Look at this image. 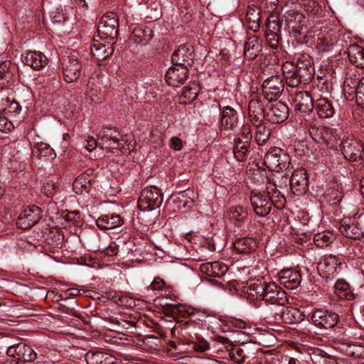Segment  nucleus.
I'll return each instance as SVG.
<instances>
[{
  "label": "nucleus",
  "mask_w": 364,
  "mask_h": 364,
  "mask_svg": "<svg viewBox=\"0 0 364 364\" xmlns=\"http://www.w3.org/2000/svg\"><path fill=\"white\" fill-rule=\"evenodd\" d=\"M85 95L92 103L95 104L100 103L103 100L100 86L92 80H90L87 85Z\"/></svg>",
  "instance_id": "42"
},
{
  "label": "nucleus",
  "mask_w": 364,
  "mask_h": 364,
  "mask_svg": "<svg viewBox=\"0 0 364 364\" xmlns=\"http://www.w3.org/2000/svg\"><path fill=\"white\" fill-rule=\"evenodd\" d=\"M118 136H120V134L115 129L103 127L98 134L99 144L102 146L104 143H107Z\"/></svg>",
  "instance_id": "46"
},
{
  "label": "nucleus",
  "mask_w": 364,
  "mask_h": 364,
  "mask_svg": "<svg viewBox=\"0 0 364 364\" xmlns=\"http://www.w3.org/2000/svg\"><path fill=\"white\" fill-rule=\"evenodd\" d=\"M282 23L276 15H270L266 22V31L280 33Z\"/></svg>",
  "instance_id": "47"
},
{
  "label": "nucleus",
  "mask_w": 364,
  "mask_h": 364,
  "mask_svg": "<svg viewBox=\"0 0 364 364\" xmlns=\"http://www.w3.org/2000/svg\"><path fill=\"white\" fill-rule=\"evenodd\" d=\"M282 70L285 82L289 87H298L301 83L306 85L310 82L301 76L293 63L287 61L283 63Z\"/></svg>",
  "instance_id": "16"
},
{
  "label": "nucleus",
  "mask_w": 364,
  "mask_h": 364,
  "mask_svg": "<svg viewBox=\"0 0 364 364\" xmlns=\"http://www.w3.org/2000/svg\"><path fill=\"white\" fill-rule=\"evenodd\" d=\"M90 50L92 55L97 60H105L112 55L114 51L112 44L109 42L101 43L99 41L94 39L91 46Z\"/></svg>",
  "instance_id": "28"
},
{
  "label": "nucleus",
  "mask_w": 364,
  "mask_h": 364,
  "mask_svg": "<svg viewBox=\"0 0 364 364\" xmlns=\"http://www.w3.org/2000/svg\"><path fill=\"white\" fill-rule=\"evenodd\" d=\"M262 44L256 36L250 37L244 46V55L247 60L255 59L261 51Z\"/></svg>",
  "instance_id": "38"
},
{
  "label": "nucleus",
  "mask_w": 364,
  "mask_h": 364,
  "mask_svg": "<svg viewBox=\"0 0 364 364\" xmlns=\"http://www.w3.org/2000/svg\"><path fill=\"white\" fill-rule=\"evenodd\" d=\"M154 36L153 31L147 26H136L132 32L130 38L136 44L146 45Z\"/></svg>",
  "instance_id": "34"
},
{
  "label": "nucleus",
  "mask_w": 364,
  "mask_h": 364,
  "mask_svg": "<svg viewBox=\"0 0 364 364\" xmlns=\"http://www.w3.org/2000/svg\"><path fill=\"white\" fill-rule=\"evenodd\" d=\"M314 108L318 117L322 119L331 118L336 112L332 102L326 97H321L316 100Z\"/></svg>",
  "instance_id": "33"
},
{
  "label": "nucleus",
  "mask_w": 364,
  "mask_h": 364,
  "mask_svg": "<svg viewBox=\"0 0 364 364\" xmlns=\"http://www.w3.org/2000/svg\"><path fill=\"white\" fill-rule=\"evenodd\" d=\"M191 341H186L181 339L176 341H169L168 343V350L173 354L182 355L192 353V348L194 346L191 345Z\"/></svg>",
  "instance_id": "40"
},
{
  "label": "nucleus",
  "mask_w": 364,
  "mask_h": 364,
  "mask_svg": "<svg viewBox=\"0 0 364 364\" xmlns=\"http://www.w3.org/2000/svg\"><path fill=\"white\" fill-rule=\"evenodd\" d=\"M6 353L9 357H14L24 364L33 362L37 358V353L32 348L23 343L11 346L8 348Z\"/></svg>",
  "instance_id": "10"
},
{
  "label": "nucleus",
  "mask_w": 364,
  "mask_h": 364,
  "mask_svg": "<svg viewBox=\"0 0 364 364\" xmlns=\"http://www.w3.org/2000/svg\"><path fill=\"white\" fill-rule=\"evenodd\" d=\"M339 230L345 237L353 240H359L364 235L359 223L350 218L342 220Z\"/></svg>",
  "instance_id": "22"
},
{
  "label": "nucleus",
  "mask_w": 364,
  "mask_h": 364,
  "mask_svg": "<svg viewBox=\"0 0 364 364\" xmlns=\"http://www.w3.org/2000/svg\"><path fill=\"white\" fill-rule=\"evenodd\" d=\"M265 37L267 43L272 48L276 49L278 48L280 41L279 33L265 32Z\"/></svg>",
  "instance_id": "51"
},
{
  "label": "nucleus",
  "mask_w": 364,
  "mask_h": 364,
  "mask_svg": "<svg viewBox=\"0 0 364 364\" xmlns=\"http://www.w3.org/2000/svg\"><path fill=\"white\" fill-rule=\"evenodd\" d=\"M311 320L316 326L327 329L336 326L338 316L335 312L317 309L312 313Z\"/></svg>",
  "instance_id": "15"
},
{
  "label": "nucleus",
  "mask_w": 364,
  "mask_h": 364,
  "mask_svg": "<svg viewBox=\"0 0 364 364\" xmlns=\"http://www.w3.org/2000/svg\"><path fill=\"white\" fill-rule=\"evenodd\" d=\"M339 350L349 357L361 358L364 356V347L360 345L342 342L340 343Z\"/></svg>",
  "instance_id": "41"
},
{
  "label": "nucleus",
  "mask_w": 364,
  "mask_h": 364,
  "mask_svg": "<svg viewBox=\"0 0 364 364\" xmlns=\"http://www.w3.org/2000/svg\"><path fill=\"white\" fill-rule=\"evenodd\" d=\"M248 355L246 353V350L244 348H239L236 350L235 354L232 355V360L237 363H242L245 361Z\"/></svg>",
  "instance_id": "55"
},
{
  "label": "nucleus",
  "mask_w": 364,
  "mask_h": 364,
  "mask_svg": "<svg viewBox=\"0 0 364 364\" xmlns=\"http://www.w3.org/2000/svg\"><path fill=\"white\" fill-rule=\"evenodd\" d=\"M278 279L279 283L286 288L294 289L300 284L301 277L298 271L287 269L281 270L278 273Z\"/></svg>",
  "instance_id": "26"
},
{
  "label": "nucleus",
  "mask_w": 364,
  "mask_h": 364,
  "mask_svg": "<svg viewBox=\"0 0 364 364\" xmlns=\"http://www.w3.org/2000/svg\"><path fill=\"white\" fill-rule=\"evenodd\" d=\"M191 346H194L192 348V352L196 351L198 353H203L209 349V344L206 341L200 340L198 342L191 341Z\"/></svg>",
  "instance_id": "54"
},
{
  "label": "nucleus",
  "mask_w": 364,
  "mask_h": 364,
  "mask_svg": "<svg viewBox=\"0 0 364 364\" xmlns=\"http://www.w3.org/2000/svg\"><path fill=\"white\" fill-rule=\"evenodd\" d=\"M289 184L293 193L298 195L305 193L308 188L306 171L303 168L295 170L289 179Z\"/></svg>",
  "instance_id": "21"
},
{
  "label": "nucleus",
  "mask_w": 364,
  "mask_h": 364,
  "mask_svg": "<svg viewBox=\"0 0 364 364\" xmlns=\"http://www.w3.org/2000/svg\"><path fill=\"white\" fill-rule=\"evenodd\" d=\"M250 203L255 214L259 217H265L272 210V205L268 193L266 192L252 193Z\"/></svg>",
  "instance_id": "11"
},
{
  "label": "nucleus",
  "mask_w": 364,
  "mask_h": 364,
  "mask_svg": "<svg viewBox=\"0 0 364 364\" xmlns=\"http://www.w3.org/2000/svg\"><path fill=\"white\" fill-rule=\"evenodd\" d=\"M14 129V125L11 121H9L4 116L0 119V130L2 132H10Z\"/></svg>",
  "instance_id": "59"
},
{
  "label": "nucleus",
  "mask_w": 364,
  "mask_h": 364,
  "mask_svg": "<svg viewBox=\"0 0 364 364\" xmlns=\"http://www.w3.org/2000/svg\"><path fill=\"white\" fill-rule=\"evenodd\" d=\"M257 247L255 240L252 237H243L237 239L233 244V247L240 253H248Z\"/></svg>",
  "instance_id": "43"
},
{
  "label": "nucleus",
  "mask_w": 364,
  "mask_h": 364,
  "mask_svg": "<svg viewBox=\"0 0 364 364\" xmlns=\"http://www.w3.org/2000/svg\"><path fill=\"white\" fill-rule=\"evenodd\" d=\"M87 364H114V358L101 351L88 352L85 355Z\"/></svg>",
  "instance_id": "35"
},
{
  "label": "nucleus",
  "mask_w": 364,
  "mask_h": 364,
  "mask_svg": "<svg viewBox=\"0 0 364 364\" xmlns=\"http://www.w3.org/2000/svg\"><path fill=\"white\" fill-rule=\"evenodd\" d=\"M277 181L272 178V181L268 179V183L266 187V193H268L272 206L277 209H282L285 206L286 199L281 192L277 190V187H279Z\"/></svg>",
  "instance_id": "25"
},
{
  "label": "nucleus",
  "mask_w": 364,
  "mask_h": 364,
  "mask_svg": "<svg viewBox=\"0 0 364 364\" xmlns=\"http://www.w3.org/2000/svg\"><path fill=\"white\" fill-rule=\"evenodd\" d=\"M88 174L83 173L79 175L73 183V188L76 194L82 195L88 193L91 189V181Z\"/></svg>",
  "instance_id": "39"
},
{
  "label": "nucleus",
  "mask_w": 364,
  "mask_h": 364,
  "mask_svg": "<svg viewBox=\"0 0 364 364\" xmlns=\"http://www.w3.org/2000/svg\"><path fill=\"white\" fill-rule=\"evenodd\" d=\"M292 100L296 112H300L302 114H309L314 108L315 102H314L311 95L306 91L296 92Z\"/></svg>",
  "instance_id": "19"
},
{
  "label": "nucleus",
  "mask_w": 364,
  "mask_h": 364,
  "mask_svg": "<svg viewBox=\"0 0 364 364\" xmlns=\"http://www.w3.org/2000/svg\"><path fill=\"white\" fill-rule=\"evenodd\" d=\"M170 147L176 151H179L183 147L182 140L176 136H173L171 139Z\"/></svg>",
  "instance_id": "61"
},
{
  "label": "nucleus",
  "mask_w": 364,
  "mask_h": 364,
  "mask_svg": "<svg viewBox=\"0 0 364 364\" xmlns=\"http://www.w3.org/2000/svg\"><path fill=\"white\" fill-rule=\"evenodd\" d=\"M335 238L332 232L323 231L314 235V242L318 247L323 248L331 244Z\"/></svg>",
  "instance_id": "44"
},
{
  "label": "nucleus",
  "mask_w": 364,
  "mask_h": 364,
  "mask_svg": "<svg viewBox=\"0 0 364 364\" xmlns=\"http://www.w3.org/2000/svg\"><path fill=\"white\" fill-rule=\"evenodd\" d=\"M296 70L299 71L306 80H309L314 77V68L311 58L306 55H301L297 59L296 63L294 64Z\"/></svg>",
  "instance_id": "31"
},
{
  "label": "nucleus",
  "mask_w": 364,
  "mask_h": 364,
  "mask_svg": "<svg viewBox=\"0 0 364 364\" xmlns=\"http://www.w3.org/2000/svg\"><path fill=\"white\" fill-rule=\"evenodd\" d=\"M261 10L255 4L249 5L247 8L245 20L250 30L257 32L260 26Z\"/></svg>",
  "instance_id": "32"
},
{
  "label": "nucleus",
  "mask_w": 364,
  "mask_h": 364,
  "mask_svg": "<svg viewBox=\"0 0 364 364\" xmlns=\"http://www.w3.org/2000/svg\"><path fill=\"white\" fill-rule=\"evenodd\" d=\"M21 60L25 65L36 70L45 67L48 62L46 56L43 53L31 50L22 55Z\"/></svg>",
  "instance_id": "27"
},
{
  "label": "nucleus",
  "mask_w": 364,
  "mask_h": 364,
  "mask_svg": "<svg viewBox=\"0 0 364 364\" xmlns=\"http://www.w3.org/2000/svg\"><path fill=\"white\" fill-rule=\"evenodd\" d=\"M304 314L300 310L291 306L281 307L274 316V320L282 321L287 323H297L304 319Z\"/></svg>",
  "instance_id": "23"
},
{
  "label": "nucleus",
  "mask_w": 364,
  "mask_h": 364,
  "mask_svg": "<svg viewBox=\"0 0 364 364\" xmlns=\"http://www.w3.org/2000/svg\"><path fill=\"white\" fill-rule=\"evenodd\" d=\"M341 264V262L338 257L333 255H325L318 263L317 269L320 276L328 279L338 274V269Z\"/></svg>",
  "instance_id": "12"
},
{
  "label": "nucleus",
  "mask_w": 364,
  "mask_h": 364,
  "mask_svg": "<svg viewBox=\"0 0 364 364\" xmlns=\"http://www.w3.org/2000/svg\"><path fill=\"white\" fill-rule=\"evenodd\" d=\"M284 18L289 33L301 35L306 32V21L302 14L293 9L288 10L284 13Z\"/></svg>",
  "instance_id": "9"
},
{
  "label": "nucleus",
  "mask_w": 364,
  "mask_h": 364,
  "mask_svg": "<svg viewBox=\"0 0 364 364\" xmlns=\"http://www.w3.org/2000/svg\"><path fill=\"white\" fill-rule=\"evenodd\" d=\"M188 77V68L182 65H173L167 70L165 80L168 85L178 87L183 84Z\"/></svg>",
  "instance_id": "18"
},
{
  "label": "nucleus",
  "mask_w": 364,
  "mask_h": 364,
  "mask_svg": "<svg viewBox=\"0 0 364 364\" xmlns=\"http://www.w3.org/2000/svg\"><path fill=\"white\" fill-rule=\"evenodd\" d=\"M165 285L166 283L162 279L156 277L149 285V289L152 291H162L164 290Z\"/></svg>",
  "instance_id": "56"
},
{
  "label": "nucleus",
  "mask_w": 364,
  "mask_h": 364,
  "mask_svg": "<svg viewBox=\"0 0 364 364\" xmlns=\"http://www.w3.org/2000/svg\"><path fill=\"white\" fill-rule=\"evenodd\" d=\"M342 153L350 161H358L364 149L363 144L353 139H347L342 141Z\"/></svg>",
  "instance_id": "20"
},
{
  "label": "nucleus",
  "mask_w": 364,
  "mask_h": 364,
  "mask_svg": "<svg viewBox=\"0 0 364 364\" xmlns=\"http://www.w3.org/2000/svg\"><path fill=\"white\" fill-rule=\"evenodd\" d=\"M283 90V85L279 76L272 75L266 79L262 86V92L267 101H275Z\"/></svg>",
  "instance_id": "13"
},
{
  "label": "nucleus",
  "mask_w": 364,
  "mask_h": 364,
  "mask_svg": "<svg viewBox=\"0 0 364 364\" xmlns=\"http://www.w3.org/2000/svg\"><path fill=\"white\" fill-rule=\"evenodd\" d=\"M194 49L191 44L181 45L171 56L173 65H182L188 68L193 63Z\"/></svg>",
  "instance_id": "14"
},
{
  "label": "nucleus",
  "mask_w": 364,
  "mask_h": 364,
  "mask_svg": "<svg viewBox=\"0 0 364 364\" xmlns=\"http://www.w3.org/2000/svg\"><path fill=\"white\" fill-rule=\"evenodd\" d=\"M121 141L122 135L120 134V136L116 137V139H113L109 141L107 143H104V144L102 145L101 147L108 149L109 151H112V149H120L121 147L123 146V144Z\"/></svg>",
  "instance_id": "53"
},
{
  "label": "nucleus",
  "mask_w": 364,
  "mask_h": 364,
  "mask_svg": "<svg viewBox=\"0 0 364 364\" xmlns=\"http://www.w3.org/2000/svg\"><path fill=\"white\" fill-rule=\"evenodd\" d=\"M247 215V210L242 205L231 206L228 210L229 220L237 226H240L246 220Z\"/></svg>",
  "instance_id": "36"
},
{
  "label": "nucleus",
  "mask_w": 364,
  "mask_h": 364,
  "mask_svg": "<svg viewBox=\"0 0 364 364\" xmlns=\"http://www.w3.org/2000/svg\"><path fill=\"white\" fill-rule=\"evenodd\" d=\"M163 202V194L156 186H149L141 191L138 208L141 211H151L159 208Z\"/></svg>",
  "instance_id": "3"
},
{
  "label": "nucleus",
  "mask_w": 364,
  "mask_h": 364,
  "mask_svg": "<svg viewBox=\"0 0 364 364\" xmlns=\"http://www.w3.org/2000/svg\"><path fill=\"white\" fill-rule=\"evenodd\" d=\"M41 218V208L36 205H29L19 214L16 225L20 229L28 230L37 224Z\"/></svg>",
  "instance_id": "8"
},
{
  "label": "nucleus",
  "mask_w": 364,
  "mask_h": 364,
  "mask_svg": "<svg viewBox=\"0 0 364 364\" xmlns=\"http://www.w3.org/2000/svg\"><path fill=\"white\" fill-rule=\"evenodd\" d=\"M322 127H311L309 129V134L316 142L321 144V140Z\"/></svg>",
  "instance_id": "57"
},
{
  "label": "nucleus",
  "mask_w": 364,
  "mask_h": 364,
  "mask_svg": "<svg viewBox=\"0 0 364 364\" xmlns=\"http://www.w3.org/2000/svg\"><path fill=\"white\" fill-rule=\"evenodd\" d=\"M264 101L260 98H254L248 104V117L252 124L261 123L266 117Z\"/></svg>",
  "instance_id": "24"
},
{
  "label": "nucleus",
  "mask_w": 364,
  "mask_h": 364,
  "mask_svg": "<svg viewBox=\"0 0 364 364\" xmlns=\"http://www.w3.org/2000/svg\"><path fill=\"white\" fill-rule=\"evenodd\" d=\"M349 60L358 68H364V48L358 44H351L348 48Z\"/></svg>",
  "instance_id": "37"
},
{
  "label": "nucleus",
  "mask_w": 364,
  "mask_h": 364,
  "mask_svg": "<svg viewBox=\"0 0 364 364\" xmlns=\"http://www.w3.org/2000/svg\"><path fill=\"white\" fill-rule=\"evenodd\" d=\"M336 137L333 134L332 130L328 127H322L321 144L329 146H333Z\"/></svg>",
  "instance_id": "50"
},
{
  "label": "nucleus",
  "mask_w": 364,
  "mask_h": 364,
  "mask_svg": "<svg viewBox=\"0 0 364 364\" xmlns=\"http://www.w3.org/2000/svg\"><path fill=\"white\" fill-rule=\"evenodd\" d=\"M255 126V139L259 146L264 144L269 139L270 130L261 123L254 124Z\"/></svg>",
  "instance_id": "45"
},
{
  "label": "nucleus",
  "mask_w": 364,
  "mask_h": 364,
  "mask_svg": "<svg viewBox=\"0 0 364 364\" xmlns=\"http://www.w3.org/2000/svg\"><path fill=\"white\" fill-rule=\"evenodd\" d=\"M119 31L118 18L116 14L109 12L100 18L97 26V36L103 40H114Z\"/></svg>",
  "instance_id": "5"
},
{
  "label": "nucleus",
  "mask_w": 364,
  "mask_h": 364,
  "mask_svg": "<svg viewBox=\"0 0 364 364\" xmlns=\"http://www.w3.org/2000/svg\"><path fill=\"white\" fill-rule=\"evenodd\" d=\"M43 193L48 197H50L54 194L55 186L53 183H47L43 186Z\"/></svg>",
  "instance_id": "64"
},
{
  "label": "nucleus",
  "mask_w": 364,
  "mask_h": 364,
  "mask_svg": "<svg viewBox=\"0 0 364 364\" xmlns=\"http://www.w3.org/2000/svg\"><path fill=\"white\" fill-rule=\"evenodd\" d=\"M38 157L40 159H44L46 161H52L56 157L53 148L48 144H41L38 147Z\"/></svg>",
  "instance_id": "49"
},
{
  "label": "nucleus",
  "mask_w": 364,
  "mask_h": 364,
  "mask_svg": "<svg viewBox=\"0 0 364 364\" xmlns=\"http://www.w3.org/2000/svg\"><path fill=\"white\" fill-rule=\"evenodd\" d=\"M198 95V89L196 85L194 87L186 86L183 89L182 96L188 101L195 100Z\"/></svg>",
  "instance_id": "52"
},
{
  "label": "nucleus",
  "mask_w": 364,
  "mask_h": 364,
  "mask_svg": "<svg viewBox=\"0 0 364 364\" xmlns=\"http://www.w3.org/2000/svg\"><path fill=\"white\" fill-rule=\"evenodd\" d=\"M97 145V142L96 139L93 137L88 136L86 139V144H85V148L89 151H93Z\"/></svg>",
  "instance_id": "63"
},
{
  "label": "nucleus",
  "mask_w": 364,
  "mask_h": 364,
  "mask_svg": "<svg viewBox=\"0 0 364 364\" xmlns=\"http://www.w3.org/2000/svg\"><path fill=\"white\" fill-rule=\"evenodd\" d=\"M334 287L336 291H340L341 292H343L344 293L343 295L346 296V291L348 290L349 285L347 282H346L344 281H337L335 283Z\"/></svg>",
  "instance_id": "62"
},
{
  "label": "nucleus",
  "mask_w": 364,
  "mask_h": 364,
  "mask_svg": "<svg viewBox=\"0 0 364 364\" xmlns=\"http://www.w3.org/2000/svg\"><path fill=\"white\" fill-rule=\"evenodd\" d=\"M235 136L233 154L238 161H245L249 154V149L252 134L249 124L243 123L238 132H234Z\"/></svg>",
  "instance_id": "2"
},
{
  "label": "nucleus",
  "mask_w": 364,
  "mask_h": 364,
  "mask_svg": "<svg viewBox=\"0 0 364 364\" xmlns=\"http://www.w3.org/2000/svg\"><path fill=\"white\" fill-rule=\"evenodd\" d=\"M288 117V107L281 101H275L266 112L265 119L272 124H279L284 122Z\"/></svg>",
  "instance_id": "17"
},
{
  "label": "nucleus",
  "mask_w": 364,
  "mask_h": 364,
  "mask_svg": "<svg viewBox=\"0 0 364 364\" xmlns=\"http://www.w3.org/2000/svg\"><path fill=\"white\" fill-rule=\"evenodd\" d=\"M124 223L122 218L115 213L102 215L97 220L96 224L102 230H109L120 227Z\"/></svg>",
  "instance_id": "30"
},
{
  "label": "nucleus",
  "mask_w": 364,
  "mask_h": 364,
  "mask_svg": "<svg viewBox=\"0 0 364 364\" xmlns=\"http://www.w3.org/2000/svg\"><path fill=\"white\" fill-rule=\"evenodd\" d=\"M244 122V118L235 109L230 107H224L220 123L223 129L227 131L228 134L238 132Z\"/></svg>",
  "instance_id": "7"
},
{
  "label": "nucleus",
  "mask_w": 364,
  "mask_h": 364,
  "mask_svg": "<svg viewBox=\"0 0 364 364\" xmlns=\"http://www.w3.org/2000/svg\"><path fill=\"white\" fill-rule=\"evenodd\" d=\"M107 297L117 305L122 306H131L134 304L132 298L124 295H119L111 291L107 293Z\"/></svg>",
  "instance_id": "48"
},
{
  "label": "nucleus",
  "mask_w": 364,
  "mask_h": 364,
  "mask_svg": "<svg viewBox=\"0 0 364 364\" xmlns=\"http://www.w3.org/2000/svg\"><path fill=\"white\" fill-rule=\"evenodd\" d=\"M257 296L267 304L284 306L288 303L287 293L274 282L257 280L250 285Z\"/></svg>",
  "instance_id": "1"
},
{
  "label": "nucleus",
  "mask_w": 364,
  "mask_h": 364,
  "mask_svg": "<svg viewBox=\"0 0 364 364\" xmlns=\"http://www.w3.org/2000/svg\"><path fill=\"white\" fill-rule=\"evenodd\" d=\"M62 70L67 82H73L80 75L82 64L75 54L70 53L62 58Z\"/></svg>",
  "instance_id": "6"
},
{
  "label": "nucleus",
  "mask_w": 364,
  "mask_h": 364,
  "mask_svg": "<svg viewBox=\"0 0 364 364\" xmlns=\"http://www.w3.org/2000/svg\"><path fill=\"white\" fill-rule=\"evenodd\" d=\"M355 81H360V79H358V78H353V77H347L346 80H345V85H347V86H349L351 88H353L355 89V92H356V97L357 98H361L362 97V94H359L358 93V88L356 87V86H353L354 83L355 82Z\"/></svg>",
  "instance_id": "60"
},
{
  "label": "nucleus",
  "mask_w": 364,
  "mask_h": 364,
  "mask_svg": "<svg viewBox=\"0 0 364 364\" xmlns=\"http://www.w3.org/2000/svg\"><path fill=\"white\" fill-rule=\"evenodd\" d=\"M51 18L53 23L58 24H62L65 21V17L63 13L62 9H58L55 12H53Z\"/></svg>",
  "instance_id": "58"
},
{
  "label": "nucleus",
  "mask_w": 364,
  "mask_h": 364,
  "mask_svg": "<svg viewBox=\"0 0 364 364\" xmlns=\"http://www.w3.org/2000/svg\"><path fill=\"white\" fill-rule=\"evenodd\" d=\"M264 164L272 171L279 172L289 168L290 156L282 149L271 148L264 156Z\"/></svg>",
  "instance_id": "4"
},
{
  "label": "nucleus",
  "mask_w": 364,
  "mask_h": 364,
  "mask_svg": "<svg viewBox=\"0 0 364 364\" xmlns=\"http://www.w3.org/2000/svg\"><path fill=\"white\" fill-rule=\"evenodd\" d=\"M228 270L227 265L218 262H207L200 265V271L209 277H222Z\"/></svg>",
  "instance_id": "29"
}]
</instances>
